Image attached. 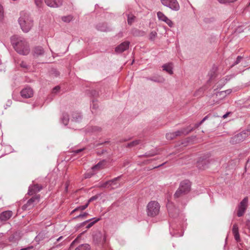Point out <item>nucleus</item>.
<instances>
[{
  "mask_svg": "<svg viewBox=\"0 0 250 250\" xmlns=\"http://www.w3.org/2000/svg\"><path fill=\"white\" fill-rule=\"evenodd\" d=\"M11 43L15 50L20 54L27 55L30 52L28 43L21 37L13 36L11 39Z\"/></svg>",
  "mask_w": 250,
  "mask_h": 250,
  "instance_id": "f257e3e1",
  "label": "nucleus"
},
{
  "mask_svg": "<svg viewBox=\"0 0 250 250\" xmlns=\"http://www.w3.org/2000/svg\"><path fill=\"white\" fill-rule=\"evenodd\" d=\"M19 23L22 30L24 32H28L33 25V20L28 14L22 12L21 13Z\"/></svg>",
  "mask_w": 250,
  "mask_h": 250,
  "instance_id": "f03ea898",
  "label": "nucleus"
},
{
  "mask_svg": "<svg viewBox=\"0 0 250 250\" xmlns=\"http://www.w3.org/2000/svg\"><path fill=\"white\" fill-rule=\"evenodd\" d=\"M191 189V183L189 180H185L180 183L178 189L174 194V198H178L188 193Z\"/></svg>",
  "mask_w": 250,
  "mask_h": 250,
  "instance_id": "7ed1b4c3",
  "label": "nucleus"
},
{
  "mask_svg": "<svg viewBox=\"0 0 250 250\" xmlns=\"http://www.w3.org/2000/svg\"><path fill=\"white\" fill-rule=\"evenodd\" d=\"M160 204L156 201H153L149 202L147 205L146 212L148 216L155 217L160 211Z\"/></svg>",
  "mask_w": 250,
  "mask_h": 250,
  "instance_id": "20e7f679",
  "label": "nucleus"
},
{
  "mask_svg": "<svg viewBox=\"0 0 250 250\" xmlns=\"http://www.w3.org/2000/svg\"><path fill=\"white\" fill-rule=\"evenodd\" d=\"M161 3L172 11H178L180 6L177 0H160Z\"/></svg>",
  "mask_w": 250,
  "mask_h": 250,
  "instance_id": "39448f33",
  "label": "nucleus"
},
{
  "mask_svg": "<svg viewBox=\"0 0 250 250\" xmlns=\"http://www.w3.org/2000/svg\"><path fill=\"white\" fill-rule=\"evenodd\" d=\"M248 203V198H244L240 203L238 206L237 215L238 217L242 216L247 208Z\"/></svg>",
  "mask_w": 250,
  "mask_h": 250,
  "instance_id": "423d86ee",
  "label": "nucleus"
},
{
  "mask_svg": "<svg viewBox=\"0 0 250 250\" xmlns=\"http://www.w3.org/2000/svg\"><path fill=\"white\" fill-rule=\"evenodd\" d=\"M40 198V195H36L28 200L27 203L22 206V209L24 210L30 209L34 206V203H38Z\"/></svg>",
  "mask_w": 250,
  "mask_h": 250,
  "instance_id": "0eeeda50",
  "label": "nucleus"
},
{
  "mask_svg": "<svg viewBox=\"0 0 250 250\" xmlns=\"http://www.w3.org/2000/svg\"><path fill=\"white\" fill-rule=\"evenodd\" d=\"M93 241L96 244H103L105 242L106 237L105 234L101 231L96 232L93 235Z\"/></svg>",
  "mask_w": 250,
  "mask_h": 250,
  "instance_id": "6e6552de",
  "label": "nucleus"
},
{
  "mask_svg": "<svg viewBox=\"0 0 250 250\" xmlns=\"http://www.w3.org/2000/svg\"><path fill=\"white\" fill-rule=\"evenodd\" d=\"M45 54L43 48L41 46H35L33 50V55L34 57L43 56Z\"/></svg>",
  "mask_w": 250,
  "mask_h": 250,
  "instance_id": "1a4fd4ad",
  "label": "nucleus"
},
{
  "mask_svg": "<svg viewBox=\"0 0 250 250\" xmlns=\"http://www.w3.org/2000/svg\"><path fill=\"white\" fill-rule=\"evenodd\" d=\"M47 5L51 7H59L61 6L63 2V0H44Z\"/></svg>",
  "mask_w": 250,
  "mask_h": 250,
  "instance_id": "9d476101",
  "label": "nucleus"
},
{
  "mask_svg": "<svg viewBox=\"0 0 250 250\" xmlns=\"http://www.w3.org/2000/svg\"><path fill=\"white\" fill-rule=\"evenodd\" d=\"M129 44L130 42L128 41L122 42L115 48V52L119 53L123 52L129 48Z\"/></svg>",
  "mask_w": 250,
  "mask_h": 250,
  "instance_id": "9b49d317",
  "label": "nucleus"
},
{
  "mask_svg": "<svg viewBox=\"0 0 250 250\" xmlns=\"http://www.w3.org/2000/svg\"><path fill=\"white\" fill-rule=\"evenodd\" d=\"M246 137L245 133L241 132L235 135L234 137L231 138V142L232 143H238L245 140Z\"/></svg>",
  "mask_w": 250,
  "mask_h": 250,
  "instance_id": "f8f14e48",
  "label": "nucleus"
},
{
  "mask_svg": "<svg viewBox=\"0 0 250 250\" xmlns=\"http://www.w3.org/2000/svg\"><path fill=\"white\" fill-rule=\"evenodd\" d=\"M42 189V187L41 185L38 184L34 185L29 187L28 193L30 195H32L40 191Z\"/></svg>",
  "mask_w": 250,
  "mask_h": 250,
  "instance_id": "ddd939ff",
  "label": "nucleus"
},
{
  "mask_svg": "<svg viewBox=\"0 0 250 250\" xmlns=\"http://www.w3.org/2000/svg\"><path fill=\"white\" fill-rule=\"evenodd\" d=\"M21 95L23 98H29L33 95V91L30 87H25L21 91Z\"/></svg>",
  "mask_w": 250,
  "mask_h": 250,
  "instance_id": "4468645a",
  "label": "nucleus"
},
{
  "mask_svg": "<svg viewBox=\"0 0 250 250\" xmlns=\"http://www.w3.org/2000/svg\"><path fill=\"white\" fill-rule=\"evenodd\" d=\"M193 129V127H191L190 126H188L187 128H183L180 130H178L175 132H173L175 137L177 136H181L182 135H187Z\"/></svg>",
  "mask_w": 250,
  "mask_h": 250,
  "instance_id": "2eb2a0df",
  "label": "nucleus"
},
{
  "mask_svg": "<svg viewBox=\"0 0 250 250\" xmlns=\"http://www.w3.org/2000/svg\"><path fill=\"white\" fill-rule=\"evenodd\" d=\"M209 160L207 159H200L197 162V167L200 169H204L208 167Z\"/></svg>",
  "mask_w": 250,
  "mask_h": 250,
  "instance_id": "dca6fc26",
  "label": "nucleus"
},
{
  "mask_svg": "<svg viewBox=\"0 0 250 250\" xmlns=\"http://www.w3.org/2000/svg\"><path fill=\"white\" fill-rule=\"evenodd\" d=\"M12 211L7 210L2 212L0 214V220L1 221H5L9 219L12 216Z\"/></svg>",
  "mask_w": 250,
  "mask_h": 250,
  "instance_id": "f3484780",
  "label": "nucleus"
},
{
  "mask_svg": "<svg viewBox=\"0 0 250 250\" xmlns=\"http://www.w3.org/2000/svg\"><path fill=\"white\" fill-rule=\"evenodd\" d=\"M100 218H93L92 219L87 220L83 222L81 224L82 226H83L85 225L87 223H89L88 225L86 226V228L89 229L94 224L98 222L99 220H100Z\"/></svg>",
  "mask_w": 250,
  "mask_h": 250,
  "instance_id": "a211bd4d",
  "label": "nucleus"
},
{
  "mask_svg": "<svg viewBox=\"0 0 250 250\" xmlns=\"http://www.w3.org/2000/svg\"><path fill=\"white\" fill-rule=\"evenodd\" d=\"M146 79L158 83H163L165 82V79L160 75H156L151 77L146 78Z\"/></svg>",
  "mask_w": 250,
  "mask_h": 250,
  "instance_id": "6ab92c4d",
  "label": "nucleus"
},
{
  "mask_svg": "<svg viewBox=\"0 0 250 250\" xmlns=\"http://www.w3.org/2000/svg\"><path fill=\"white\" fill-rule=\"evenodd\" d=\"M97 29L102 32H108L111 30V28L108 26L106 23H100L96 26Z\"/></svg>",
  "mask_w": 250,
  "mask_h": 250,
  "instance_id": "aec40b11",
  "label": "nucleus"
},
{
  "mask_svg": "<svg viewBox=\"0 0 250 250\" xmlns=\"http://www.w3.org/2000/svg\"><path fill=\"white\" fill-rule=\"evenodd\" d=\"M82 119V116L79 113L74 112L72 115L71 122L79 123Z\"/></svg>",
  "mask_w": 250,
  "mask_h": 250,
  "instance_id": "412c9836",
  "label": "nucleus"
},
{
  "mask_svg": "<svg viewBox=\"0 0 250 250\" xmlns=\"http://www.w3.org/2000/svg\"><path fill=\"white\" fill-rule=\"evenodd\" d=\"M162 68L164 71L167 72L170 75H172L173 73L172 70V64L171 63H168L164 64L162 66Z\"/></svg>",
  "mask_w": 250,
  "mask_h": 250,
  "instance_id": "4be33fe9",
  "label": "nucleus"
},
{
  "mask_svg": "<svg viewBox=\"0 0 250 250\" xmlns=\"http://www.w3.org/2000/svg\"><path fill=\"white\" fill-rule=\"evenodd\" d=\"M121 176H118L116 178H114L111 180H110V183L112 185V188L114 189L119 187V184L118 183V181L121 179Z\"/></svg>",
  "mask_w": 250,
  "mask_h": 250,
  "instance_id": "5701e85b",
  "label": "nucleus"
},
{
  "mask_svg": "<svg viewBox=\"0 0 250 250\" xmlns=\"http://www.w3.org/2000/svg\"><path fill=\"white\" fill-rule=\"evenodd\" d=\"M106 164V161L104 160L100 161L97 164L92 167V169L93 170H99L104 168V166Z\"/></svg>",
  "mask_w": 250,
  "mask_h": 250,
  "instance_id": "b1692460",
  "label": "nucleus"
},
{
  "mask_svg": "<svg viewBox=\"0 0 250 250\" xmlns=\"http://www.w3.org/2000/svg\"><path fill=\"white\" fill-rule=\"evenodd\" d=\"M69 121V115L67 113H62V117L61 118L62 123L65 125H67Z\"/></svg>",
  "mask_w": 250,
  "mask_h": 250,
  "instance_id": "393cba45",
  "label": "nucleus"
},
{
  "mask_svg": "<svg viewBox=\"0 0 250 250\" xmlns=\"http://www.w3.org/2000/svg\"><path fill=\"white\" fill-rule=\"evenodd\" d=\"M91 247L88 244H83L79 245L75 250H90Z\"/></svg>",
  "mask_w": 250,
  "mask_h": 250,
  "instance_id": "a878e982",
  "label": "nucleus"
},
{
  "mask_svg": "<svg viewBox=\"0 0 250 250\" xmlns=\"http://www.w3.org/2000/svg\"><path fill=\"white\" fill-rule=\"evenodd\" d=\"M126 15L127 17V23L131 25L134 22L136 17L132 14H127Z\"/></svg>",
  "mask_w": 250,
  "mask_h": 250,
  "instance_id": "bb28decb",
  "label": "nucleus"
},
{
  "mask_svg": "<svg viewBox=\"0 0 250 250\" xmlns=\"http://www.w3.org/2000/svg\"><path fill=\"white\" fill-rule=\"evenodd\" d=\"M88 203H87L85 205H83V206H79L77 208H75L74 210H73L71 212V214H73V213L78 211V210H84L86 208H87V207L88 206Z\"/></svg>",
  "mask_w": 250,
  "mask_h": 250,
  "instance_id": "cd10ccee",
  "label": "nucleus"
},
{
  "mask_svg": "<svg viewBox=\"0 0 250 250\" xmlns=\"http://www.w3.org/2000/svg\"><path fill=\"white\" fill-rule=\"evenodd\" d=\"M132 33L135 36H141L144 35V32L136 29H133Z\"/></svg>",
  "mask_w": 250,
  "mask_h": 250,
  "instance_id": "c85d7f7f",
  "label": "nucleus"
},
{
  "mask_svg": "<svg viewBox=\"0 0 250 250\" xmlns=\"http://www.w3.org/2000/svg\"><path fill=\"white\" fill-rule=\"evenodd\" d=\"M157 16L159 20L163 21L167 17L163 12L161 11H159L157 13Z\"/></svg>",
  "mask_w": 250,
  "mask_h": 250,
  "instance_id": "c756f323",
  "label": "nucleus"
},
{
  "mask_svg": "<svg viewBox=\"0 0 250 250\" xmlns=\"http://www.w3.org/2000/svg\"><path fill=\"white\" fill-rule=\"evenodd\" d=\"M141 141L140 140H134L129 143H128L127 145V147H132L136 146L139 145Z\"/></svg>",
  "mask_w": 250,
  "mask_h": 250,
  "instance_id": "7c9ffc66",
  "label": "nucleus"
},
{
  "mask_svg": "<svg viewBox=\"0 0 250 250\" xmlns=\"http://www.w3.org/2000/svg\"><path fill=\"white\" fill-rule=\"evenodd\" d=\"M204 88L203 87L199 88L194 93V96L196 97L202 96L204 93Z\"/></svg>",
  "mask_w": 250,
  "mask_h": 250,
  "instance_id": "2f4dec72",
  "label": "nucleus"
},
{
  "mask_svg": "<svg viewBox=\"0 0 250 250\" xmlns=\"http://www.w3.org/2000/svg\"><path fill=\"white\" fill-rule=\"evenodd\" d=\"M62 20L64 22H69L72 20V17L71 15L63 16L62 18Z\"/></svg>",
  "mask_w": 250,
  "mask_h": 250,
  "instance_id": "473e14b6",
  "label": "nucleus"
},
{
  "mask_svg": "<svg viewBox=\"0 0 250 250\" xmlns=\"http://www.w3.org/2000/svg\"><path fill=\"white\" fill-rule=\"evenodd\" d=\"M170 27H172L173 26V22L171 20L169 19L167 17L164 21Z\"/></svg>",
  "mask_w": 250,
  "mask_h": 250,
  "instance_id": "72a5a7b5",
  "label": "nucleus"
},
{
  "mask_svg": "<svg viewBox=\"0 0 250 250\" xmlns=\"http://www.w3.org/2000/svg\"><path fill=\"white\" fill-rule=\"evenodd\" d=\"M170 27H172L173 26V22L171 20L169 19L167 17L164 21Z\"/></svg>",
  "mask_w": 250,
  "mask_h": 250,
  "instance_id": "f704fd0d",
  "label": "nucleus"
},
{
  "mask_svg": "<svg viewBox=\"0 0 250 250\" xmlns=\"http://www.w3.org/2000/svg\"><path fill=\"white\" fill-rule=\"evenodd\" d=\"M216 96L220 97V99H223L226 96V92L222 91L217 92L216 94Z\"/></svg>",
  "mask_w": 250,
  "mask_h": 250,
  "instance_id": "c9c22d12",
  "label": "nucleus"
},
{
  "mask_svg": "<svg viewBox=\"0 0 250 250\" xmlns=\"http://www.w3.org/2000/svg\"><path fill=\"white\" fill-rule=\"evenodd\" d=\"M175 138V137L173 132H170V133H168L166 134V138L167 140H171L174 139Z\"/></svg>",
  "mask_w": 250,
  "mask_h": 250,
  "instance_id": "e433bc0d",
  "label": "nucleus"
},
{
  "mask_svg": "<svg viewBox=\"0 0 250 250\" xmlns=\"http://www.w3.org/2000/svg\"><path fill=\"white\" fill-rule=\"evenodd\" d=\"M157 33L155 31H152L149 34V39L153 41L157 36Z\"/></svg>",
  "mask_w": 250,
  "mask_h": 250,
  "instance_id": "4c0bfd02",
  "label": "nucleus"
},
{
  "mask_svg": "<svg viewBox=\"0 0 250 250\" xmlns=\"http://www.w3.org/2000/svg\"><path fill=\"white\" fill-rule=\"evenodd\" d=\"M88 215V213L87 212H84L83 213L80 214L79 215L76 216L75 217V219H78V218H85L86 216Z\"/></svg>",
  "mask_w": 250,
  "mask_h": 250,
  "instance_id": "58836bf2",
  "label": "nucleus"
},
{
  "mask_svg": "<svg viewBox=\"0 0 250 250\" xmlns=\"http://www.w3.org/2000/svg\"><path fill=\"white\" fill-rule=\"evenodd\" d=\"M100 196V194L95 195L92 197H91L88 201L87 203L88 204L90 202H92L93 201L96 200Z\"/></svg>",
  "mask_w": 250,
  "mask_h": 250,
  "instance_id": "ea45409f",
  "label": "nucleus"
},
{
  "mask_svg": "<svg viewBox=\"0 0 250 250\" xmlns=\"http://www.w3.org/2000/svg\"><path fill=\"white\" fill-rule=\"evenodd\" d=\"M243 59V57L241 56H238L237 57V59H236V60L235 61V62H234V63L232 65V66H233L234 65H236L237 64H238L241 61V60H242Z\"/></svg>",
  "mask_w": 250,
  "mask_h": 250,
  "instance_id": "a19ab883",
  "label": "nucleus"
},
{
  "mask_svg": "<svg viewBox=\"0 0 250 250\" xmlns=\"http://www.w3.org/2000/svg\"><path fill=\"white\" fill-rule=\"evenodd\" d=\"M4 17L3 9L1 4H0V21H1Z\"/></svg>",
  "mask_w": 250,
  "mask_h": 250,
  "instance_id": "79ce46f5",
  "label": "nucleus"
},
{
  "mask_svg": "<svg viewBox=\"0 0 250 250\" xmlns=\"http://www.w3.org/2000/svg\"><path fill=\"white\" fill-rule=\"evenodd\" d=\"M107 181L105 182L99 183V187L103 188H107Z\"/></svg>",
  "mask_w": 250,
  "mask_h": 250,
  "instance_id": "37998d69",
  "label": "nucleus"
},
{
  "mask_svg": "<svg viewBox=\"0 0 250 250\" xmlns=\"http://www.w3.org/2000/svg\"><path fill=\"white\" fill-rule=\"evenodd\" d=\"M156 154H157V153L156 152L149 151V152H147L144 155L146 157H148L153 156Z\"/></svg>",
  "mask_w": 250,
  "mask_h": 250,
  "instance_id": "c03bdc74",
  "label": "nucleus"
},
{
  "mask_svg": "<svg viewBox=\"0 0 250 250\" xmlns=\"http://www.w3.org/2000/svg\"><path fill=\"white\" fill-rule=\"evenodd\" d=\"M234 237L236 241L238 242L240 241V235L239 232L233 233Z\"/></svg>",
  "mask_w": 250,
  "mask_h": 250,
  "instance_id": "a18cd8bd",
  "label": "nucleus"
},
{
  "mask_svg": "<svg viewBox=\"0 0 250 250\" xmlns=\"http://www.w3.org/2000/svg\"><path fill=\"white\" fill-rule=\"evenodd\" d=\"M239 232L238 231V227L237 224H234L232 228V233Z\"/></svg>",
  "mask_w": 250,
  "mask_h": 250,
  "instance_id": "49530a36",
  "label": "nucleus"
},
{
  "mask_svg": "<svg viewBox=\"0 0 250 250\" xmlns=\"http://www.w3.org/2000/svg\"><path fill=\"white\" fill-rule=\"evenodd\" d=\"M43 234L42 233H40L36 237V239L37 241H40L43 239Z\"/></svg>",
  "mask_w": 250,
  "mask_h": 250,
  "instance_id": "de8ad7c7",
  "label": "nucleus"
},
{
  "mask_svg": "<svg viewBox=\"0 0 250 250\" xmlns=\"http://www.w3.org/2000/svg\"><path fill=\"white\" fill-rule=\"evenodd\" d=\"M35 2L38 7H40L42 3V0H35Z\"/></svg>",
  "mask_w": 250,
  "mask_h": 250,
  "instance_id": "09e8293b",
  "label": "nucleus"
},
{
  "mask_svg": "<svg viewBox=\"0 0 250 250\" xmlns=\"http://www.w3.org/2000/svg\"><path fill=\"white\" fill-rule=\"evenodd\" d=\"M60 89V87L59 86H55L53 89V90H52L53 93H55V94L57 93L59 91Z\"/></svg>",
  "mask_w": 250,
  "mask_h": 250,
  "instance_id": "8fccbe9b",
  "label": "nucleus"
},
{
  "mask_svg": "<svg viewBox=\"0 0 250 250\" xmlns=\"http://www.w3.org/2000/svg\"><path fill=\"white\" fill-rule=\"evenodd\" d=\"M20 65L21 66V67H22V68H27V65L24 62H21L20 63Z\"/></svg>",
  "mask_w": 250,
  "mask_h": 250,
  "instance_id": "3c124183",
  "label": "nucleus"
},
{
  "mask_svg": "<svg viewBox=\"0 0 250 250\" xmlns=\"http://www.w3.org/2000/svg\"><path fill=\"white\" fill-rule=\"evenodd\" d=\"M84 149V148H81V149H76V150H74L73 151V152L74 153V154H79V153L81 152L82 151H83Z\"/></svg>",
  "mask_w": 250,
  "mask_h": 250,
  "instance_id": "603ef678",
  "label": "nucleus"
},
{
  "mask_svg": "<svg viewBox=\"0 0 250 250\" xmlns=\"http://www.w3.org/2000/svg\"><path fill=\"white\" fill-rule=\"evenodd\" d=\"M93 174L90 173H86L84 174V178H90Z\"/></svg>",
  "mask_w": 250,
  "mask_h": 250,
  "instance_id": "864d4df0",
  "label": "nucleus"
},
{
  "mask_svg": "<svg viewBox=\"0 0 250 250\" xmlns=\"http://www.w3.org/2000/svg\"><path fill=\"white\" fill-rule=\"evenodd\" d=\"M33 248H34V247L31 246L27 247L25 248L21 249L20 250H30L31 249H33Z\"/></svg>",
  "mask_w": 250,
  "mask_h": 250,
  "instance_id": "5fc2aeb1",
  "label": "nucleus"
},
{
  "mask_svg": "<svg viewBox=\"0 0 250 250\" xmlns=\"http://www.w3.org/2000/svg\"><path fill=\"white\" fill-rule=\"evenodd\" d=\"M246 226L250 230V220H248L246 222Z\"/></svg>",
  "mask_w": 250,
  "mask_h": 250,
  "instance_id": "6e6d98bb",
  "label": "nucleus"
},
{
  "mask_svg": "<svg viewBox=\"0 0 250 250\" xmlns=\"http://www.w3.org/2000/svg\"><path fill=\"white\" fill-rule=\"evenodd\" d=\"M98 107V105L96 104H95L94 102H93L92 108V109H96Z\"/></svg>",
  "mask_w": 250,
  "mask_h": 250,
  "instance_id": "4d7b16f0",
  "label": "nucleus"
},
{
  "mask_svg": "<svg viewBox=\"0 0 250 250\" xmlns=\"http://www.w3.org/2000/svg\"><path fill=\"white\" fill-rule=\"evenodd\" d=\"M107 188H112V185L110 184L109 180L107 181Z\"/></svg>",
  "mask_w": 250,
  "mask_h": 250,
  "instance_id": "13d9d810",
  "label": "nucleus"
},
{
  "mask_svg": "<svg viewBox=\"0 0 250 250\" xmlns=\"http://www.w3.org/2000/svg\"><path fill=\"white\" fill-rule=\"evenodd\" d=\"M77 241V238L75 239L71 244L70 248L72 247L73 244Z\"/></svg>",
  "mask_w": 250,
  "mask_h": 250,
  "instance_id": "bf43d9fd",
  "label": "nucleus"
},
{
  "mask_svg": "<svg viewBox=\"0 0 250 250\" xmlns=\"http://www.w3.org/2000/svg\"><path fill=\"white\" fill-rule=\"evenodd\" d=\"M226 92V94H229V93H231V89H228V90H227L226 91H225Z\"/></svg>",
  "mask_w": 250,
  "mask_h": 250,
  "instance_id": "052dcab7",
  "label": "nucleus"
},
{
  "mask_svg": "<svg viewBox=\"0 0 250 250\" xmlns=\"http://www.w3.org/2000/svg\"><path fill=\"white\" fill-rule=\"evenodd\" d=\"M229 112L227 113L226 114H224V115L223 116L222 118H223V119H225L226 118H227V117H228V115H229Z\"/></svg>",
  "mask_w": 250,
  "mask_h": 250,
  "instance_id": "680f3d73",
  "label": "nucleus"
},
{
  "mask_svg": "<svg viewBox=\"0 0 250 250\" xmlns=\"http://www.w3.org/2000/svg\"><path fill=\"white\" fill-rule=\"evenodd\" d=\"M209 116V114L206 116L203 119L204 120V121H205L208 118Z\"/></svg>",
  "mask_w": 250,
  "mask_h": 250,
  "instance_id": "e2e57ef3",
  "label": "nucleus"
},
{
  "mask_svg": "<svg viewBox=\"0 0 250 250\" xmlns=\"http://www.w3.org/2000/svg\"><path fill=\"white\" fill-rule=\"evenodd\" d=\"M199 125V123H197L195 125V128H197L200 125Z\"/></svg>",
  "mask_w": 250,
  "mask_h": 250,
  "instance_id": "0e129e2a",
  "label": "nucleus"
},
{
  "mask_svg": "<svg viewBox=\"0 0 250 250\" xmlns=\"http://www.w3.org/2000/svg\"><path fill=\"white\" fill-rule=\"evenodd\" d=\"M63 237L62 236H60V237H59L57 239V241L58 242V241H60L61 240H62V239Z\"/></svg>",
  "mask_w": 250,
  "mask_h": 250,
  "instance_id": "69168bd1",
  "label": "nucleus"
},
{
  "mask_svg": "<svg viewBox=\"0 0 250 250\" xmlns=\"http://www.w3.org/2000/svg\"><path fill=\"white\" fill-rule=\"evenodd\" d=\"M205 122L204 120L202 119L200 122L199 125H202Z\"/></svg>",
  "mask_w": 250,
  "mask_h": 250,
  "instance_id": "338daca9",
  "label": "nucleus"
},
{
  "mask_svg": "<svg viewBox=\"0 0 250 250\" xmlns=\"http://www.w3.org/2000/svg\"><path fill=\"white\" fill-rule=\"evenodd\" d=\"M168 211H169V215L172 216V217H173V215H172V212L170 210H169Z\"/></svg>",
  "mask_w": 250,
  "mask_h": 250,
  "instance_id": "774afa93",
  "label": "nucleus"
}]
</instances>
